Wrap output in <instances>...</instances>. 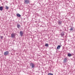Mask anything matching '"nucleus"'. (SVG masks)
Returning <instances> with one entry per match:
<instances>
[{
	"mask_svg": "<svg viewBox=\"0 0 75 75\" xmlns=\"http://www.w3.org/2000/svg\"><path fill=\"white\" fill-rule=\"evenodd\" d=\"M30 3V1L29 0H24V3L25 4H29Z\"/></svg>",
	"mask_w": 75,
	"mask_h": 75,
	"instance_id": "obj_1",
	"label": "nucleus"
},
{
	"mask_svg": "<svg viewBox=\"0 0 75 75\" xmlns=\"http://www.w3.org/2000/svg\"><path fill=\"white\" fill-rule=\"evenodd\" d=\"M30 65L32 67V68H33L35 67V64H33V63H31L30 64Z\"/></svg>",
	"mask_w": 75,
	"mask_h": 75,
	"instance_id": "obj_2",
	"label": "nucleus"
},
{
	"mask_svg": "<svg viewBox=\"0 0 75 75\" xmlns=\"http://www.w3.org/2000/svg\"><path fill=\"white\" fill-rule=\"evenodd\" d=\"M67 57L65 58L63 60V62L64 64L65 63H66L67 62Z\"/></svg>",
	"mask_w": 75,
	"mask_h": 75,
	"instance_id": "obj_3",
	"label": "nucleus"
},
{
	"mask_svg": "<svg viewBox=\"0 0 75 75\" xmlns=\"http://www.w3.org/2000/svg\"><path fill=\"white\" fill-rule=\"evenodd\" d=\"M9 54V52H8V51H6L4 53V54L5 55H7Z\"/></svg>",
	"mask_w": 75,
	"mask_h": 75,
	"instance_id": "obj_4",
	"label": "nucleus"
},
{
	"mask_svg": "<svg viewBox=\"0 0 75 75\" xmlns=\"http://www.w3.org/2000/svg\"><path fill=\"white\" fill-rule=\"evenodd\" d=\"M60 35L62 37H64V35H65V34L64 32H62L60 33Z\"/></svg>",
	"mask_w": 75,
	"mask_h": 75,
	"instance_id": "obj_5",
	"label": "nucleus"
},
{
	"mask_svg": "<svg viewBox=\"0 0 75 75\" xmlns=\"http://www.w3.org/2000/svg\"><path fill=\"white\" fill-rule=\"evenodd\" d=\"M16 36V34H14V33H12L11 34V37L12 38H14Z\"/></svg>",
	"mask_w": 75,
	"mask_h": 75,
	"instance_id": "obj_6",
	"label": "nucleus"
},
{
	"mask_svg": "<svg viewBox=\"0 0 75 75\" xmlns=\"http://www.w3.org/2000/svg\"><path fill=\"white\" fill-rule=\"evenodd\" d=\"M57 23H58V24H59V25H61V23H62V21L60 20H58L57 21Z\"/></svg>",
	"mask_w": 75,
	"mask_h": 75,
	"instance_id": "obj_7",
	"label": "nucleus"
},
{
	"mask_svg": "<svg viewBox=\"0 0 75 75\" xmlns=\"http://www.w3.org/2000/svg\"><path fill=\"white\" fill-rule=\"evenodd\" d=\"M20 35L21 36H23V31H20Z\"/></svg>",
	"mask_w": 75,
	"mask_h": 75,
	"instance_id": "obj_8",
	"label": "nucleus"
},
{
	"mask_svg": "<svg viewBox=\"0 0 75 75\" xmlns=\"http://www.w3.org/2000/svg\"><path fill=\"white\" fill-rule=\"evenodd\" d=\"M17 27L18 28H20L21 27V25L20 24H17Z\"/></svg>",
	"mask_w": 75,
	"mask_h": 75,
	"instance_id": "obj_9",
	"label": "nucleus"
},
{
	"mask_svg": "<svg viewBox=\"0 0 75 75\" xmlns=\"http://www.w3.org/2000/svg\"><path fill=\"white\" fill-rule=\"evenodd\" d=\"M60 48H61V46L59 45L57 47V50H59V49H60Z\"/></svg>",
	"mask_w": 75,
	"mask_h": 75,
	"instance_id": "obj_10",
	"label": "nucleus"
},
{
	"mask_svg": "<svg viewBox=\"0 0 75 75\" xmlns=\"http://www.w3.org/2000/svg\"><path fill=\"white\" fill-rule=\"evenodd\" d=\"M16 16L18 17H21V15L19 13H18L16 14Z\"/></svg>",
	"mask_w": 75,
	"mask_h": 75,
	"instance_id": "obj_11",
	"label": "nucleus"
},
{
	"mask_svg": "<svg viewBox=\"0 0 75 75\" xmlns=\"http://www.w3.org/2000/svg\"><path fill=\"white\" fill-rule=\"evenodd\" d=\"M3 6H0V10L1 11H2L3 10Z\"/></svg>",
	"mask_w": 75,
	"mask_h": 75,
	"instance_id": "obj_12",
	"label": "nucleus"
},
{
	"mask_svg": "<svg viewBox=\"0 0 75 75\" xmlns=\"http://www.w3.org/2000/svg\"><path fill=\"white\" fill-rule=\"evenodd\" d=\"M5 7H6V10H8V8H9L8 6H6Z\"/></svg>",
	"mask_w": 75,
	"mask_h": 75,
	"instance_id": "obj_13",
	"label": "nucleus"
},
{
	"mask_svg": "<svg viewBox=\"0 0 75 75\" xmlns=\"http://www.w3.org/2000/svg\"><path fill=\"white\" fill-rule=\"evenodd\" d=\"M68 57H71V55L70 53H68L67 54Z\"/></svg>",
	"mask_w": 75,
	"mask_h": 75,
	"instance_id": "obj_14",
	"label": "nucleus"
},
{
	"mask_svg": "<svg viewBox=\"0 0 75 75\" xmlns=\"http://www.w3.org/2000/svg\"><path fill=\"white\" fill-rule=\"evenodd\" d=\"M74 28L71 27V28L69 29L70 31H72Z\"/></svg>",
	"mask_w": 75,
	"mask_h": 75,
	"instance_id": "obj_15",
	"label": "nucleus"
},
{
	"mask_svg": "<svg viewBox=\"0 0 75 75\" xmlns=\"http://www.w3.org/2000/svg\"><path fill=\"white\" fill-rule=\"evenodd\" d=\"M45 47H48V44L47 43H46L45 44Z\"/></svg>",
	"mask_w": 75,
	"mask_h": 75,
	"instance_id": "obj_16",
	"label": "nucleus"
},
{
	"mask_svg": "<svg viewBox=\"0 0 75 75\" xmlns=\"http://www.w3.org/2000/svg\"><path fill=\"white\" fill-rule=\"evenodd\" d=\"M48 75H53V74L51 73H49L48 74Z\"/></svg>",
	"mask_w": 75,
	"mask_h": 75,
	"instance_id": "obj_17",
	"label": "nucleus"
},
{
	"mask_svg": "<svg viewBox=\"0 0 75 75\" xmlns=\"http://www.w3.org/2000/svg\"><path fill=\"white\" fill-rule=\"evenodd\" d=\"M1 39H3V36H1Z\"/></svg>",
	"mask_w": 75,
	"mask_h": 75,
	"instance_id": "obj_18",
	"label": "nucleus"
},
{
	"mask_svg": "<svg viewBox=\"0 0 75 75\" xmlns=\"http://www.w3.org/2000/svg\"><path fill=\"white\" fill-rule=\"evenodd\" d=\"M60 31H62V30H60Z\"/></svg>",
	"mask_w": 75,
	"mask_h": 75,
	"instance_id": "obj_19",
	"label": "nucleus"
}]
</instances>
